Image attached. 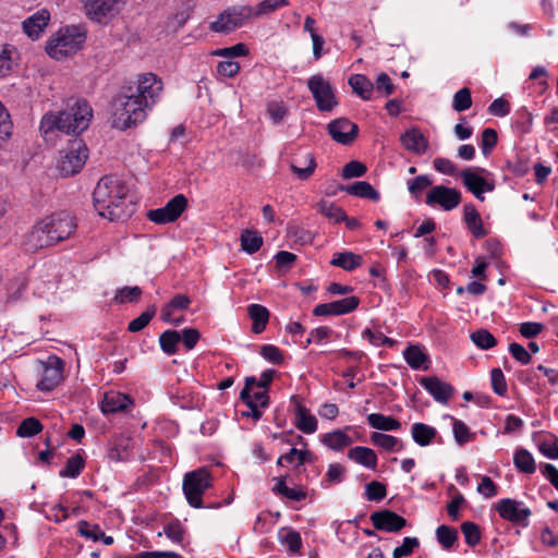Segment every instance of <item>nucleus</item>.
<instances>
[{
	"instance_id": "f257e3e1",
	"label": "nucleus",
	"mask_w": 558,
	"mask_h": 558,
	"mask_svg": "<svg viewBox=\"0 0 558 558\" xmlns=\"http://www.w3.org/2000/svg\"><path fill=\"white\" fill-rule=\"evenodd\" d=\"M95 210L110 221L129 219L135 211V203L129 198L128 185L116 175L102 177L93 192Z\"/></svg>"
},
{
	"instance_id": "f03ea898",
	"label": "nucleus",
	"mask_w": 558,
	"mask_h": 558,
	"mask_svg": "<svg viewBox=\"0 0 558 558\" xmlns=\"http://www.w3.org/2000/svg\"><path fill=\"white\" fill-rule=\"evenodd\" d=\"M92 118L90 105L85 99H77L58 113H46L40 121V131L47 134L58 130L65 134L78 135L88 129Z\"/></svg>"
},
{
	"instance_id": "7ed1b4c3",
	"label": "nucleus",
	"mask_w": 558,
	"mask_h": 558,
	"mask_svg": "<svg viewBox=\"0 0 558 558\" xmlns=\"http://www.w3.org/2000/svg\"><path fill=\"white\" fill-rule=\"evenodd\" d=\"M76 228L75 218L70 213H54L33 227L28 234V244L34 250L54 245L69 239Z\"/></svg>"
},
{
	"instance_id": "20e7f679",
	"label": "nucleus",
	"mask_w": 558,
	"mask_h": 558,
	"mask_svg": "<svg viewBox=\"0 0 558 558\" xmlns=\"http://www.w3.org/2000/svg\"><path fill=\"white\" fill-rule=\"evenodd\" d=\"M147 108L134 94L126 92V88L122 86L111 105L112 126L126 130L136 125L145 120Z\"/></svg>"
},
{
	"instance_id": "39448f33",
	"label": "nucleus",
	"mask_w": 558,
	"mask_h": 558,
	"mask_svg": "<svg viewBox=\"0 0 558 558\" xmlns=\"http://www.w3.org/2000/svg\"><path fill=\"white\" fill-rule=\"evenodd\" d=\"M211 480L210 472L206 468H198L184 474L182 489L192 508L218 509L232 502L233 498L228 497L223 501L205 504L203 496L211 487Z\"/></svg>"
},
{
	"instance_id": "423d86ee",
	"label": "nucleus",
	"mask_w": 558,
	"mask_h": 558,
	"mask_svg": "<svg viewBox=\"0 0 558 558\" xmlns=\"http://www.w3.org/2000/svg\"><path fill=\"white\" fill-rule=\"evenodd\" d=\"M85 34L76 26H70L59 31L46 46L47 53L56 59L61 60L70 54L77 52L85 43Z\"/></svg>"
},
{
	"instance_id": "0eeeda50",
	"label": "nucleus",
	"mask_w": 558,
	"mask_h": 558,
	"mask_svg": "<svg viewBox=\"0 0 558 558\" xmlns=\"http://www.w3.org/2000/svg\"><path fill=\"white\" fill-rule=\"evenodd\" d=\"M60 154L57 170L61 177H70L80 172L88 158V149L80 138L70 141L68 148Z\"/></svg>"
},
{
	"instance_id": "6e6552de",
	"label": "nucleus",
	"mask_w": 558,
	"mask_h": 558,
	"mask_svg": "<svg viewBox=\"0 0 558 558\" xmlns=\"http://www.w3.org/2000/svg\"><path fill=\"white\" fill-rule=\"evenodd\" d=\"M126 92L134 94L144 106L150 108L155 104V98L162 90V82L154 73H144L137 76V81L130 85H124Z\"/></svg>"
},
{
	"instance_id": "1a4fd4ad",
	"label": "nucleus",
	"mask_w": 558,
	"mask_h": 558,
	"mask_svg": "<svg viewBox=\"0 0 558 558\" xmlns=\"http://www.w3.org/2000/svg\"><path fill=\"white\" fill-rule=\"evenodd\" d=\"M253 8L250 5L230 7L210 23V29L216 33L229 34L241 27L244 21L252 17Z\"/></svg>"
},
{
	"instance_id": "9d476101",
	"label": "nucleus",
	"mask_w": 558,
	"mask_h": 558,
	"mask_svg": "<svg viewBox=\"0 0 558 558\" xmlns=\"http://www.w3.org/2000/svg\"><path fill=\"white\" fill-rule=\"evenodd\" d=\"M64 365V361L54 354L49 355L46 362L40 361L38 368L40 379L36 388L39 391L53 390L63 379Z\"/></svg>"
},
{
	"instance_id": "9b49d317",
	"label": "nucleus",
	"mask_w": 558,
	"mask_h": 558,
	"mask_svg": "<svg viewBox=\"0 0 558 558\" xmlns=\"http://www.w3.org/2000/svg\"><path fill=\"white\" fill-rule=\"evenodd\" d=\"M495 509L501 519L514 525L527 527L530 524L529 518L532 515V510L522 501L502 498L495 505Z\"/></svg>"
},
{
	"instance_id": "f8f14e48",
	"label": "nucleus",
	"mask_w": 558,
	"mask_h": 558,
	"mask_svg": "<svg viewBox=\"0 0 558 558\" xmlns=\"http://www.w3.org/2000/svg\"><path fill=\"white\" fill-rule=\"evenodd\" d=\"M307 87L319 111H331L338 105L331 84L322 74L312 75Z\"/></svg>"
},
{
	"instance_id": "ddd939ff",
	"label": "nucleus",
	"mask_w": 558,
	"mask_h": 558,
	"mask_svg": "<svg viewBox=\"0 0 558 558\" xmlns=\"http://www.w3.org/2000/svg\"><path fill=\"white\" fill-rule=\"evenodd\" d=\"M187 206V198L183 194L172 197L167 204L147 213V218L158 225H166L175 221Z\"/></svg>"
},
{
	"instance_id": "4468645a",
	"label": "nucleus",
	"mask_w": 558,
	"mask_h": 558,
	"mask_svg": "<svg viewBox=\"0 0 558 558\" xmlns=\"http://www.w3.org/2000/svg\"><path fill=\"white\" fill-rule=\"evenodd\" d=\"M425 202L429 206L438 205L444 210L449 211L461 203V192L453 187L436 185L428 191Z\"/></svg>"
},
{
	"instance_id": "2eb2a0df",
	"label": "nucleus",
	"mask_w": 558,
	"mask_h": 558,
	"mask_svg": "<svg viewBox=\"0 0 558 558\" xmlns=\"http://www.w3.org/2000/svg\"><path fill=\"white\" fill-rule=\"evenodd\" d=\"M369 519L375 530L389 533H398L408 525L405 518L390 509L374 511Z\"/></svg>"
},
{
	"instance_id": "dca6fc26",
	"label": "nucleus",
	"mask_w": 558,
	"mask_h": 558,
	"mask_svg": "<svg viewBox=\"0 0 558 558\" xmlns=\"http://www.w3.org/2000/svg\"><path fill=\"white\" fill-rule=\"evenodd\" d=\"M120 4L121 0H86L85 11L92 21L106 23L119 13Z\"/></svg>"
},
{
	"instance_id": "f3484780",
	"label": "nucleus",
	"mask_w": 558,
	"mask_h": 558,
	"mask_svg": "<svg viewBox=\"0 0 558 558\" xmlns=\"http://www.w3.org/2000/svg\"><path fill=\"white\" fill-rule=\"evenodd\" d=\"M360 299L351 295L329 303H320L313 310L314 316H339L352 313L357 308Z\"/></svg>"
},
{
	"instance_id": "a211bd4d",
	"label": "nucleus",
	"mask_w": 558,
	"mask_h": 558,
	"mask_svg": "<svg viewBox=\"0 0 558 558\" xmlns=\"http://www.w3.org/2000/svg\"><path fill=\"white\" fill-rule=\"evenodd\" d=\"M327 130L331 138L342 145L352 144L359 133V126L347 118L332 120Z\"/></svg>"
},
{
	"instance_id": "6ab92c4d",
	"label": "nucleus",
	"mask_w": 558,
	"mask_h": 558,
	"mask_svg": "<svg viewBox=\"0 0 558 558\" xmlns=\"http://www.w3.org/2000/svg\"><path fill=\"white\" fill-rule=\"evenodd\" d=\"M418 383L436 402L441 404H447L454 392L451 384L441 380L437 376H423L418 379Z\"/></svg>"
},
{
	"instance_id": "aec40b11",
	"label": "nucleus",
	"mask_w": 558,
	"mask_h": 558,
	"mask_svg": "<svg viewBox=\"0 0 558 558\" xmlns=\"http://www.w3.org/2000/svg\"><path fill=\"white\" fill-rule=\"evenodd\" d=\"M290 402L294 405L296 428L304 434H314L317 430L318 422L310 413V410L302 404L300 396H291Z\"/></svg>"
},
{
	"instance_id": "412c9836",
	"label": "nucleus",
	"mask_w": 558,
	"mask_h": 558,
	"mask_svg": "<svg viewBox=\"0 0 558 558\" xmlns=\"http://www.w3.org/2000/svg\"><path fill=\"white\" fill-rule=\"evenodd\" d=\"M316 166L312 153L301 151L293 157L290 169L300 180H307L313 174Z\"/></svg>"
},
{
	"instance_id": "4be33fe9",
	"label": "nucleus",
	"mask_w": 558,
	"mask_h": 558,
	"mask_svg": "<svg viewBox=\"0 0 558 558\" xmlns=\"http://www.w3.org/2000/svg\"><path fill=\"white\" fill-rule=\"evenodd\" d=\"M49 20V12L45 9L39 10L22 23L23 31L33 40L38 39Z\"/></svg>"
},
{
	"instance_id": "5701e85b",
	"label": "nucleus",
	"mask_w": 558,
	"mask_h": 558,
	"mask_svg": "<svg viewBox=\"0 0 558 558\" xmlns=\"http://www.w3.org/2000/svg\"><path fill=\"white\" fill-rule=\"evenodd\" d=\"M133 405V400L125 393L106 395L101 403V412L106 415L122 413Z\"/></svg>"
},
{
	"instance_id": "b1692460",
	"label": "nucleus",
	"mask_w": 558,
	"mask_h": 558,
	"mask_svg": "<svg viewBox=\"0 0 558 558\" xmlns=\"http://www.w3.org/2000/svg\"><path fill=\"white\" fill-rule=\"evenodd\" d=\"M400 141L404 148L416 155L424 154L428 148V141L423 133L415 128L405 131L401 136Z\"/></svg>"
},
{
	"instance_id": "393cba45",
	"label": "nucleus",
	"mask_w": 558,
	"mask_h": 558,
	"mask_svg": "<svg viewBox=\"0 0 558 558\" xmlns=\"http://www.w3.org/2000/svg\"><path fill=\"white\" fill-rule=\"evenodd\" d=\"M132 437L124 434L116 435L110 442V447L108 449V458L112 461L128 460L132 449Z\"/></svg>"
},
{
	"instance_id": "a878e982",
	"label": "nucleus",
	"mask_w": 558,
	"mask_h": 558,
	"mask_svg": "<svg viewBox=\"0 0 558 558\" xmlns=\"http://www.w3.org/2000/svg\"><path fill=\"white\" fill-rule=\"evenodd\" d=\"M348 458L366 469L375 471L377 468L378 459L376 452L364 446H356L348 451Z\"/></svg>"
},
{
	"instance_id": "bb28decb",
	"label": "nucleus",
	"mask_w": 558,
	"mask_h": 558,
	"mask_svg": "<svg viewBox=\"0 0 558 558\" xmlns=\"http://www.w3.org/2000/svg\"><path fill=\"white\" fill-rule=\"evenodd\" d=\"M289 478V475H281L279 477H274V481H276V484L271 488V492L276 496L284 497L289 500L293 501H302L306 499V492L302 488H291L287 486V481Z\"/></svg>"
},
{
	"instance_id": "cd10ccee",
	"label": "nucleus",
	"mask_w": 558,
	"mask_h": 558,
	"mask_svg": "<svg viewBox=\"0 0 558 558\" xmlns=\"http://www.w3.org/2000/svg\"><path fill=\"white\" fill-rule=\"evenodd\" d=\"M463 211L464 221L472 235L477 239L484 238L487 234V231L483 226L476 207L472 203H469L464 205Z\"/></svg>"
},
{
	"instance_id": "c85d7f7f",
	"label": "nucleus",
	"mask_w": 558,
	"mask_h": 558,
	"mask_svg": "<svg viewBox=\"0 0 558 558\" xmlns=\"http://www.w3.org/2000/svg\"><path fill=\"white\" fill-rule=\"evenodd\" d=\"M247 314L252 319V332L262 333L269 322L270 313L267 307L260 304H251L247 306Z\"/></svg>"
},
{
	"instance_id": "c756f323",
	"label": "nucleus",
	"mask_w": 558,
	"mask_h": 558,
	"mask_svg": "<svg viewBox=\"0 0 558 558\" xmlns=\"http://www.w3.org/2000/svg\"><path fill=\"white\" fill-rule=\"evenodd\" d=\"M437 435V429L425 423L417 422L411 427L412 439L421 447L429 446Z\"/></svg>"
},
{
	"instance_id": "7c9ffc66",
	"label": "nucleus",
	"mask_w": 558,
	"mask_h": 558,
	"mask_svg": "<svg viewBox=\"0 0 558 558\" xmlns=\"http://www.w3.org/2000/svg\"><path fill=\"white\" fill-rule=\"evenodd\" d=\"M339 190L361 198H367L374 202L379 201V193L366 181H357L350 185H340Z\"/></svg>"
},
{
	"instance_id": "2f4dec72",
	"label": "nucleus",
	"mask_w": 558,
	"mask_h": 558,
	"mask_svg": "<svg viewBox=\"0 0 558 558\" xmlns=\"http://www.w3.org/2000/svg\"><path fill=\"white\" fill-rule=\"evenodd\" d=\"M330 264L347 271H352L362 266L363 257L360 254H355L349 251L337 252L332 255Z\"/></svg>"
},
{
	"instance_id": "473e14b6",
	"label": "nucleus",
	"mask_w": 558,
	"mask_h": 558,
	"mask_svg": "<svg viewBox=\"0 0 558 558\" xmlns=\"http://www.w3.org/2000/svg\"><path fill=\"white\" fill-rule=\"evenodd\" d=\"M368 425L377 430L391 432L398 430L401 427V423L393 416L384 415L381 413H372L367 417Z\"/></svg>"
},
{
	"instance_id": "72a5a7b5",
	"label": "nucleus",
	"mask_w": 558,
	"mask_h": 558,
	"mask_svg": "<svg viewBox=\"0 0 558 558\" xmlns=\"http://www.w3.org/2000/svg\"><path fill=\"white\" fill-rule=\"evenodd\" d=\"M461 178L464 186L480 201H484L483 185L486 180L481 175L473 172L471 169H465L461 172Z\"/></svg>"
},
{
	"instance_id": "f704fd0d",
	"label": "nucleus",
	"mask_w": 558,
	"mask_h": 558,
	"mask_svg": "<svg viewBox=\"0 0 558 558\" xmlns=\"http://www.w3.org/2000/svg\"><path fill=\"white\" fill-rule=\"evenodd\" d=\"M513 464L519 472L524 474H533L536 471V463L532 453L522 447L515 449Z\"/></svg>"
},
{
	"instance_id": "c9c22d12",
	"label": "nucleus",
	"mask_w": 558,
	"mask_h": 558,
	"mask_svg": "<svg viewBox=\"0 0 558 558\" xmlns=\"http://www.w3.org/2000/svg\"><path fill=\"white\" fill-rule=\"evenodd\" d=\"M322 442L333 451H340L345 447L352 445L353 439L340 429H336L324 434Z\"/></svg>"
},
{
	"instance_id": "e433bc0d",
	"label": "nucleus",
	"mask_w": 558,
	"mask_h": 558,
	"mask_svg": "<svg viewBox=\"0 0 558 558\" xmlns=\"http://www.w3.org/2000/svg\"><path fill=\"white\" fill-rule=\"evenodd\" d=\"M371 441L373 445L390 452L400 451L404 446L398 437L379 432L372 433Z\"/></svg>"
},
{
	"instance_id": "4c0bfd02",
	"label": "nucleus",
	"mask_w": 558,
	"mask_h": 558,
	"mask_svg": "<svg viewBox=\"0 0 558 558\" xmlns=\"http://www.w3.org/2000/svg\"><path fill=\"white\" fill-rule=\"evenodd\" d=\"M403 357L408 365L413 369H427L428 356L418 345L410 344L403 351Z\"/></svg>"
},
{
	"instance_id": "58836bf2",
	"label": "nucleus",
	"mask_w": 558,
	"mask_h": 558,
	"mask_svg": "<svg viewBox=\"0 0 558 558\" xmlns=\"http://www.w3.org/2000/svg\"><path fill=\"white\" fill-rule=\"evenodd\" d=\"M85 468V458L82 450L70 457L63 469L60 470L59 476L63 478H76Z\"/></svg>"
},
{
	"instance_id": "ea45409f",
	"label": "nucleus",
	"mask_w": 558,
	"mask_h": 558,
	"mask_svg": "<svg viewBox=\"0 0 558 558\" xmlns=\"http://www.w3.org/2000/svg\"><path fill=\"white\" fill-rule=\"evenodd\" d=\"M349 85L355 94L362 99H371L372 92L374 90L373 82L363 74H354L349 78Z\"/></svg>"
},
{
	"instance_id": "a19ab883",
	"label": "nucleus",
	"mask_w": 558,
	"mask_h": 558,
	"mask_svg": "<svg viewBox=\"0 0 558 558\" xmlns=\"http://www.w3.org/2000/svg\"><path fill=\"white\" fill-rule=\"evenodd\" d=\"M181 342V333L174 329H167L159 336L160 349L167 355H174L178 353V345Z\"/></svg>"
},
{
	"instance_id": "79ce46f5",
	"label": "nucleus",
	"mask_w": 558,
	"mask_h": 558,
	"mask_svg": "<svg viewBox=\"0 0 558 558\" xmlns=\"http://www.w3.org/2000/svg\"><path fill=\"white\" fill-rule=\"evenodd\" d=\"M436 538L441 547L449 550L459 539V534L456 527L441 524L436 529Z\"/></svg>"
},
{
	"instance_id": "37998d69",
	"label": "nucleus",
	"mask_w": 558,
	"mask_h": 558,
	"mask_svg": "<svg viewBox=\"0 0 558 558\" xmlns=\"http://www.w3.org/2000/svg\"><path fill=\"white\" fill-rule=\"evenodd\" d=\"M241 247L248 254L256 253L263 245V236L255 230H244L241 233Z\"/></svg>"
},
{
	"instance_id": "c03bdc74",
	"label": "nucleus",
	"mask_w": 558,
	"mask_h": 558,
	"mask_svg": "<svg viewBox=\"0 0 558 558\" xmlns=\"http://www.w3.org/2000/svg\"><path fill=\"white\" fill-rule=\"evenodd\" d=\"M471 341L481 350H489L497 345L495 336L485 328H480L470 335Z\"/></svg>"
},
{
	"instance_id": "a18cd8bd",
	"label": "nucleus",
	"mask_w": 558,
	"mask_h": 558,
	"mask_svg": "<svg viewBox=\"0 0 558 558\" xmlns=\"http://www.w3.org/2000/svg\"><path fill=\"white\" fill-rule=\"evenodd\" d=\"M43 428L44 425L38 418L34 416L26 417L17 426L16 436L21 438H29L39 434Z\"/></svg>"
},
{
	"instance_id": "49530a36",
	"label": "nucleus",
	"mask_w": 558,
	"mask_h": 558,
	"mask_svg": "<svg viewBox=\"0 0 558 558\" xmlns=\"http://www.w3.org/2000/svg\"><path fill=\"white\" fill-rule=\"evenodd\" d=\"M142 293V289L137 286L123 287L116 290L112 302L117 304L135 303L140 300Z\"/></svg>"
},
{
	"instance_id": "de8ad7c7",
	"label": "nucleus",
	"mask_w": 558,
	"mask_h": 558,
	"mask_svg": "<svg viewBox=\"0 0 558 558\" xmlns=\"http://www.w3.org/2000/svg\"><path fill=\"white\" fill-rule=\"evenodd\" d=\"M460 530L464 536V541L470 547H475L481 543L482 531L478 524L472 521H464L460 525Z\"/></svg>"
},
{
	"instance_id": "09e8293b",
	"label": "nucleus",
	"mask_w": 558,
	"mask_h": 558,
	"mask_svg": "<svg viewBox=\"0 0 558 558\" xmlns=\"http://www.w3.org/2000/svg\"><path fill=\"white\" fill-rule=\"evenodd\" d=\"M317 209L322 215L336 223L347 219V214L341 207H338L333 203H329L325 199H322L317 204Z\"/></svg>"
},
{
	"instance_id": "8fccbe9b",
	"label": "nucleus",
	"mask_w": 558,
	"mask_h": 558,
	"mask_svg": "<svg viewBox=\"0 0 558 558\" xmlns=\"http://www.w3.org/2000/svg\"><path fill=\"white\" fill-rule=\"evenodd\" d=\"M274 259L277 276L282 277L287 274L288 269L292 268L294 265L296 255L288 251H279Z\"/></svg>"
},
{
	"instance_id": "3c124183",
	"label": "nucleus",
	"mask_w": 558,
	"mask_h": 558,
	"mask_svg": "<svg viewBox=\"0 0 558 558\" xmlns=\"http://www.w3.org/2000/svg\"><path fill=\"white\" fill-rule=\"evenodd\" d=\"M13 131L11 116L4 105L0 101V148L9 141Z\"/></svg>"
},
{
	"instance_id": "603ef678",
	"label": "nucleus",
	"mask_w": 558,
	"mask_h": 558,
	"mask_svg": "<svg viewBox=\"0 0 558 558\" xmlns=\"http://www.w3.org/2000/svg\"><path fill=\"white\" fill-rule=\"evenodd\" d=\"M362 338L366 339L371 344H373L375 347L392 348L397 343V341L395 339L385 336L379 330L375 331V330H372L371 328H365L362 331Z\"/></svg>"
},
{
	"instance_id": "864d4df0",
	"label": "nucleus",
	"mask_w": 558,
	"mask_h": 558,
	"mask_svg": "<svg viewBox=\"0 0 558 558\" xmlns=\"http://www.w3.org/2000/svg\"><path fill=\"white\" fill-rule=\"evenodd\" d=\"M157 308L155 305L148 306L138 317L132 319L128 325V331L140 332L142 331L155 317Z\"/></svg>"
},
{
	"instance_id": "5fc2aeb1",
	"label": "nucleus",
	"mask_w": 558,
	"mask_h": 558,
	"mask_svg": "<svg viewBox=\"0 0 558 558\" xmlns=\"http://www.w3.org/2000/svg\"><path fill=\"white\" fill-rule=\"evenodd\" d=\"M280 543L287 546L290 555H298L301 551L302 537L301 534L293 529L287 530V533L280 536Z\"/></svg>"
},
{
	"instance_id": "6e6d98bb",
	"label": "nucleus",
	"mask_w": 558,
	"mask_h": 558,
	"mask_svg": "<svg viewBox=\"0 0 558 558\" xmlns=\"http://www.w3.org/2000/svg\"><path fill=\"white\" fill-rule=\"evenodd\" d=\"M452 433L454 440L459 446L465 445L475 437V434L470 430L468 425L463 421L457 418H453Z\"/></svg>"
},
{
	"instance_id": "4d7b16f0",
	"label": "nucleus",
	"mask_w": 558,
	"mask_h": 558,
	"mask_svg": "<svg viewBox=\"0 0 558 558\" xmlns=\"http://www.w3.org/2000/svg\"><path fill=\"white\" fill-rule=\"evenodd\" d=\"M387 496V487L384 483L372 481L365 485L364 497L369 501L379 502Z\"/></svg>"
},
{
	"instance_id": "13d9d810",
	"label": "nucleus",
	"mask_w": 558,
	"mask_h": 558,
	"mask_svg": "<svg viewBox=\"0 0 558 558\" xmlns=\"http://www.w3.org/2000/svg\"><path fill=\"white\" fill-rule=\"evenodd\" d=\"M284 461L288 463H292L295 458H298V464L295 465V471L301 472V466L306 462H311L313 459V453L310 450H300L295 447H292L289 452L283 454Z\"/></svg>"
},
{
	"instance_id": "bf43d9fd",
	"label": "nucleus",
	"mask_w": 558,
	"mask_h": 558,
	"mask_svg": "<svg viewBox=\"0 0 558 558\" xmlns=\"http://www.w3.org/2000/svg\"><path fill=\"white\" fill-rule=\"evenodd\" d=\"M259 354L268 362L275 365H282L284 356L282 351L274 344H263L259 348Z\"/></svg>"
},
{
	"instance_id": "052dcab7",
	"label": "nucleus",
	"mask_w": 558,
	"mask_h": 558,
	"mask_svg": "<svg viewBox=\"0 0 558 558\" xmlns=\"http://www.w3.org/2000/svg\"><path fill=\"white\" fill-rule=\"evenodd\" d=\"M450 488L456 490V495L447 504L446 510L452 521H458L460 519L459 509L466 504V500L464 496L459 490H457V488L453 485H451Z\"/></svg>"
},
{
	"instance_id": "680f3d73",
	"label": "nucleus",
	"mask_w": 558,
	"mask_h": 558,
	"mask_svg": "<svg viewBox=\"0 0 558 558\" xmlns=\"http://www.w3.org/2000/svg\"><path fill=\"white\" fill-rule=\"evenodd\" d=\"M490 384L493 391L499 396L505 397L508 391L507 381L505 375L500 368H493L490 371Z\"/></svg>"
},
{
	"instance_id": "e2e57ef3",
	"label": "nucleus",
	"mask_w": 558,
	"mask_h": 558,
	"mask_svg": "<svg viewBox=\"0 0 558 558\" xmlns=\"http://www.w3.org/2000/svg\"><path fill=\"white\" fill-rule=\"evenodd\" d=\"M472 106L471 90L468 87L459 89L453 95L452 108L458 111H465Z\"/></svg>"
},
{
	"instance_id": "0e129e2a",
	"label": "nucleus",
	"mask_w": 558,
	"mask_h": 558,
	"mask_svg": "<svg viewBox=\"0 0 558 558\" xmlns=\"http://www.w3.org/2000/svg\"><path fill=\"white\" fill-rule=\"evenodd\" d=\"M288 4L287 0H263L258 3L257 8H253L252 16L267 15L276 11L280 7Z\"/></svg>"
},
{
	"instance_id": "69168bd1",
	"label": "nucleus",
	"mask_w": 558,
	"mask_h": 558,
	"mask_svg": "<svg viewBox=\"0 0 558 558\" xmlns=\"http://www.w3.org/2000/svg\"><path fill=\"white\" fill-rule=\"evenodd\" d=\"M163 532H165L166 536L169 539H171L173 543H177V544L183 543L184 529L178 519H175L174 521L165 525Z\"/></svg>"
},
{
	"instance_id": "338daca9",
	"label": "nucleus",
	"mask_w": 558,
	"mask_h": 558,
	"mask_svg": "<svg viewBox=\"0 0 558 558\" xmlns=\"http://www.w3.org/2000/svg\"><path fill=\"white\" fill-rule=\"evenodd\" d=\"M432 184L433 182L429 179V177L426 174H422L408 181V190L410 194L418 196L425 189L429 187Z\"/></svg>"
},
{
	"instance_id": "774afa93",
	"label": "nucleus",
	"mask_w": 558,
	"mask_h": 558,
	"mask_svg": "<svg viewBox=\"0 0 558 558\" xmlns=\"http://www.w3.org/2000/svg\"><path fill=\"white\" fill-rule=\"evenodd\" d=\"M25 289V281H9V286L7 287V302L12 304L19 302Z\"/></svg>"
}]
</instances>
